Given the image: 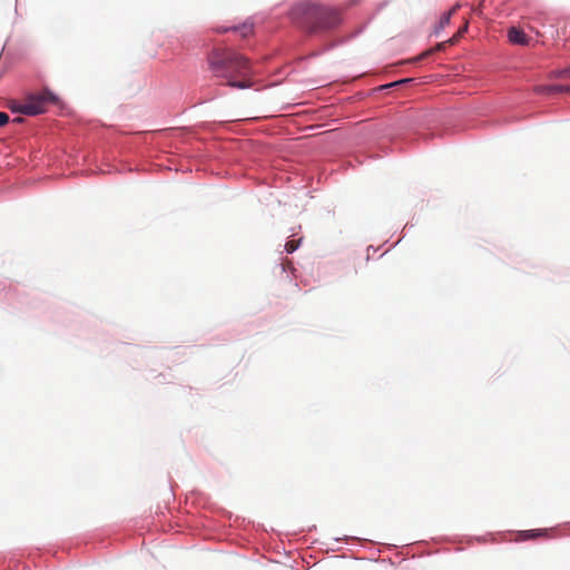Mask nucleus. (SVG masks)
<instances>
[{"instance_id":"4468645a","label":"nucleus","mask_w":570,"mask_h":570,"mask_svg":"<svg viewBox=\"0 0 570 570\" xmlns=\"http://www.w3.org/2000/svg\"><path fill=\"white\" fill-rule=\"evenodd\" d=\"M409 81H411V79H403L401 81H396V82H392V83H389L386 86H383L382 88H390V87L396 86L399 83L409 82Z\"/></svg>"},{"instance_id":"f3484780","label":"nucleus","mask_w":570,"mask_h":570,"mask_svg":"<svg viewBox=\"0 0 570 570\" xmlns=\"http://www.w3.org/2000/svg\"><path fill=\"white\" fill-rule=\"evenodd\" d=\"M429 53H430V51H426V52H424V53L422 55V57H425V56H428Z\"/></svg>"},{"instance_id":"2eb2a0df","label":"nucleus","mask_w":570,"mask_h":570,"mask_svg":"<svg viewBox=\"0 0 570 570\" xmlns=\"http://www.w3.org/2000/svg\"><path fill=\"white\" fill-rule=\"evenodd\" d=\"M446 43H449V42L446 41V42L438 43V45H436L435 50H442V49H444V48H445V46H446Z\"/></svg>"},{"instance_id":"423d86ee","label":"nucleus","mask_w":570,"mask_h":570,"mask_svg":"<svg viewBox=\"0 0 570 570\" xmlns=\"http://www.w3.org/2000/svg\"><path fill=\"white\" fill-rule=\"evenodd\" d=\"M508 38H509L510 42H512L514 45L525 46L529 43L528 36L523 32V30L518 29L515 27H512L509 29Z\"/></svg>"},{"instance_id":"dca6fc26","label":"nucleus","mask_w":570,"mask_h":570,"mask_svg":"<svg viewBox=\"0 0 570 570\" xmlns=\"http://www.w3.org/2000/svg\"><path fill=\"white\" fill-rule=\"evenodd\" d=\"M13 121H16V122H21V121H22V118L18 117V118H16Z\"/></svg>"},{"instance_id":"9d476101","label":"nucleus","mask_w":570,"mask_h":570,"mask_svg":"<svg viewBox=\"0 0 570 570\" xmlns=\"http://www.w3.org/2000/svg\"><path fill=\"white\" fill-rule=\"evenodd\" d=\"M302 245V238L291 239L286 243L285 249H297Z\"/></svg>"},{"instance_id":"f8f14e48","label":"nucleus","mask_w":570,"mask_h":570,"mask_svg":"<svg viewBox=\"0 0 570 570\" xmlns=\"http://www.w3.org/2000/svg\"><path fill=\"white\" fill-rule=\"evenodd\" d=\"M9 121V116L6 112L0 111V127L7 125Z\"/></svg>"},{"instance_id":"1a4fd4ad","label":"nucleus","mask_w":570,"mask_h":570,"mask_svg":"<svg viewBox=\"0 0 570 570\" xmlns=\"http://www.w3.org/2000/svg\"><path fill=\"white\" fill-rule=\"evenodd\" d=\"M466 30H468V22H465L464 26L462 28H460L458 30V32L451 39L448 40L449 45L456 43V41L460 39V37H462V35L464 32H466Z\"/></svg>"},{"instance_id":"0eeeda50","label":"nucleus","mask_w":570,"mask_h":570,"mask_svg":"<svg viewBox=\"0 0 570 570\" xmlns=\"http://www.w3.org/2000/svg\"><path fill=\"white\" fill-rule=\"evenodd\" d=\"M549 77L552 79H570V65L568 67L551 71Z\"/></svg>"},{"instance_id":"f03ea898","label":"nucleus","mask_w":570,"mask_h":570,"mask_svg":"<svg viewBox=\"0 0 570 570\" xmlns=\"http://www.w3.org/2000/svg\"><path fill=\"white\" fill-rule=\"evenodd\" d=\"M218 70L226 72H234L236 76L240 77L242 80H232L229 79L225 85L234 87V88H248L250 87L249 78L252 76V67L249 61L244 58L240 53L234 50H218L216 49V72ZM216 77H226L229 75L220 73Z\"/></svg>"},{"instance_id":"f257e3e1","label":"nucleus","mask_w":570,"mask_h":570,"mask_svg":"<svg viewBox=\"0 0 570 570\" xmlns=\"http://www.w3.org/2000/svg\"><path fill=\"white\" fill-rule=\"evenodd\" d=\"M293 22L308 35H324L341 26L340 9L313 2H303L291 11Z\"/></svg>"},{"instance_id":"20e7f679","label":"nucleus","mask_w":570,"mask_h":570,"mask_svg":"<svg viewBox=\"0 0 570 570\" xmlns=\"http://www.w3.org/2000/svg\"><path fill=\"white\" fill-rule=\"evenodd\" d=\"M533 90L538 95H552V94H558V92H570V87L563 86V85H553V86L540 85V86H535Z\"/></svg>"},{"instance_id":"7ed1b4c3","label":"nucleus","mask_w":570,"mask_h":570,"mask_svg":"<svg viewBox=\"0 0 570 570\" xmlns=\"http://www.w3.org/2000/svg\"><path fill=\"white\" fill-rule=\"evenodd\" d=\"M23 100V106L20 108L21 114L28 116H36L46 111L48 104H55L58 99L57 96L50 90H42L40 92L30 94Z\"/></svg>"},{"instance_id":"9b49d317","label":"nucleus","mask_w":570,"mask_h":570,"mask_svg":"<svg viewBox=\"0 0 570 570\" xmlns=\"http://www.w3.org/2000/svg\"><path fill=\"white\" fill-rule=\"evenodd\" d=\"M543 534H544V532H542L540 530H529L523 533V538L524 539H534V538H538Z\"/></svg>"},{"instance_id":"ddd939ff","label":"nucleus","mask_w":570,"mask_h":570,"mask_svg":"<svg viewBox=\"0 0 570 570\" xmlns=\"http://www.w3.org/2000/svg\"><path fill=\"white\" fill-rule=\"evenodd\" d=\"M23 106V100L19 101V102H16V104H12L11 105V110L14 111V112H20L21 114V110L20 108Z\"/></svg>"},{"instance_id":"6e6552de","label":"nucleus","mask_w":570,"mask_h":570,"mask_svg":"<svg viewBox=\"0 0 570 570\" xmlns=\"http://www.w3.org/2000/svg\"><path fill=\"white\" fill-rule=\"evenodd\" d=\"M460 8V4H455L449 12L443 14V17L440 20V28H444L448 26L451 21V17L456 12V10Z\"/></svg>"},{"instance_id":"39448f33","label":"nucleus","mask_w":570,"mask_h":570,"mask_svg":"<svg viewBox=\"0 0 570 570\" xmlns=\"http://www.w3.org/2000/svg\"><path fill=\"white\" fill-rule=\"evenodd\" d=\"M228 30H233L235 33H238L240 38L245 39L253 33V24L243 23L242 26L233 28L216 27V32H227Z\"/></svg>"}]
</instances>
